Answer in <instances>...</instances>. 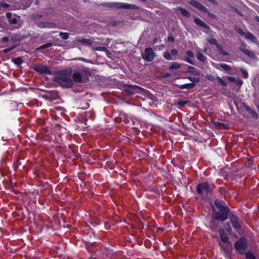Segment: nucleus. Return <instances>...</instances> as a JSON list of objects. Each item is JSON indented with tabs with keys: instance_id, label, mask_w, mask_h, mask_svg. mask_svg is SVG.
<instances>
[{
	"instance_id": "obj_26",
	"label": "nucleus",
	"mask_w": 259,
	"mask_h": 259,
	"mask_svg": "<svg viewBox=\"0 0 259 259\" xmlns=\"http://www.w3.org/2000/svg\"><path fill=\"white\" fill-rule=\"evenodd\" d=\"M220 67L226 71H229L231 70V67L225 63H221L220 64Z\"/></svg>"
},
{
	"instance_id": "obj_53",
	"label": "nucleus",
	"mask_w": 259,
	"mask_h": 259,
	"mask_svg": "<svg viewBox=\"0 0 259 259\" xmlns=\"http://www.w3.org/2000/svg\"><path fill=\"white\" fill-rule=\"evenodd\" d=\"M169 76V74L167 73L165 74L164 76L165 77H168Z\"/></svg>"
},
{
	"instance_id": "obj_17",
	"label": "nucleus",
	"mask_w": 259,
	"mask_h": 259,
	"mask_svg": "<svg viewBox=\"0 0 259 259\" xmlns=\"http://www.w3.org/2000/svg\"><path fill=\"white\" fill-rule=\"evenodd\" d=\"M179 88L181 89H193L195 87V84L193 82L185 83L183 84L179 85Z\"/></svg>"
},
{
	"instance_id": "obj_56",
	"label": "nucleus",
	"mask_w": 259,
	"mask_h": 259,
	"mask_svg": "<svg viewBox=\"0 0 259 259\" xmlns=\"http://www.w3.org/2000/svg\"><path fill=\"white\" fill-rule=\"evenodd\" d=\"M257 108L259 109V106H257Z\"/></svg>"
},
{
	"instance_id": "obj_13",
	"label": "nucleus",
	"mask_w": 259,
	"mask_h": 259,
	"mask_svg": "<svg viewBox=\"0 0 259 259\" xmlns=\"http://www.w3.org/2000/svg\"><path fill=\"white\" fill-rule=\"evenodd\" d=\"M194 21L196 24H197L198 25H199L203 28H204L206 29H209V28H210V27L208 25L205 24L203 21H202L198 17H195L194 18Z\"/></svg>"
},
{
	"instance_id": "obj_32",
	"label": "nucleus",
	"mask_w": 259,
	"mask_h": 259,
	"mask_svg": "<svg viewBox=\"0 0 259 259\" xmlns=\"http://www.w3.org/2000/svg\"><path fill=\"white\" fill-rule=\"evenodd\" d=\"M13 62L15 64L19 65V64H21L22 63L23 61H22V59H21V58L18 57V58H15L13 60Z\"/></svg>"
},
{
	"instance_id": "obj_3",
	"label": "nucleus",
	"mask_w": 259,
	"mask_h": 259,
	"mask_svg": "<svg viewBox=\"0 0 259 259\" xmlns=\"http://www.w3.org/2000/svg\"><path fill=\"white\" fill-rule=\"evenodd\" d=\"M142 58L147 62L153 60L155 57V54L153 52L151 48H147L145 49L144 52L142 54Z\"/></svg>"
},
{
	"instance_id": "obj_10",
	"label": "nucleus",
	"mask_w": 259,
	"mask_h": 259,
	"mask_svg": "<svg viewBox=\"0 0 259 259\" xmlns=\"http://www.w3.org/2000/svg\"><path fill=\"white\" fill-rule=\"evenodd\" d=\"M230 220L233 228L238 231L240 229L241 226L238 222L237 217L234 214H232L230 215Z\"/></svg>"
},
{
	"instance_id": "obj_11",
	"label": "nucleus",
	"mask_w": 259,
	"mask_h": 259,
	"mask_svg": "<svg viewBox=\"0 0 259 259\" xmlns=\"http://www.w3.org/2000/svg\"><path fill=\"white\" fill-rule=\"evenodd\" d=\"M37 26L40 28H55L56 25L55 23L50 22H39L36 23Z\"/></svg>"
},
{
	"instance_id": "obj_50",
	"label": "nucleus",
	"mask_w": 259,
	"mask_h": 259,
	"mask_svg": "<svg viewBox=\"0 0 259 259\" xmlns=\"http://www.w3.org/2000/svg\"><path fill=\"white\" fill-rule=\"evenodd\" d=\"M241 46H242L241 48H245V47H246V44L244 42H243L241 44Z\"/></svg>"
},
{
	"instance_id": "obj_54",
	"label": "nucleus",
	"mask_w": 259,
	"mask_h": 259,
	"mask_svg": "<svg viewBox=\"0 0 259 259\" xmlns=\"http://www.w3.org/2000/svg\"><path fill=\"white\" fill-rule=\"evenodd\" d=\"M256 20L257 21H258L259 22V17H256Z\"/></svg>"
},
{
	"instance_id": "obj_47",
	"label": "nucleus",
	"mask_w": 259,
	"mask_h": 259,
	"mask_svg": "<svg viewBox=\"0 0 259 259\" xmlns=\"http://www.w3.org/2000/svg\"><path fill=\"white\" fill-rule=\"evenodd\" d=\"M189 79L192 81H194V82H198V79L196 78H192V77H191V78H189Z\"/></svg>"
},
{
	"instance_id": "obj_9",
	"label": "nucleus",
	"mask_w": 259,
	"mask_h": 259,
	"mask_svg": "<svg viewBox=\"0 0 259 259\" xmlns=\"http://www.w3.org/2000/svg\"><path fill=\"white\" fill-rule=\"evenodd\" d=\"M190 4L203 12L208 13V9L196 1L192 0L190 2Z\"/></svg>"
},
{
	"instance_id": "obj_30",
	"label": "nucleus",
	"mask_w": 259,
	"mask_h": 259,
	"mask_svg": "<svg viewBox=\"0 0 259 259\" xmlns=\"http://www.w3.org/2000/svg\"><path fill=\"white\" fill-rule=\"evenodd\" d=\"M207 40L210 44L213 45H215L216 46H217V45L218 44H217V40L215 38H212V37L208 38L207 39Z\"/></svg>"
},
{
	"instance_id": "obj_45",
	"label": "nucleus",
	"mask_w": 259,
	"mask_h": 259,
	"mask_svg": "<svg viewBox=\"0 0 259 259\" xmlns=\"http://www.w3.org/2000/svg\"><path fill=\"white\" fill-rule=\"evenodd\" d=\"M228 79L231 82H234L236 81V79L234 77L232 76H228Z\"/></svg>"
},
{
	"instance_id": "obj_21",
	"label": "nucleus",
	"mask_w": 259,
	"mask_h": 259,
	"mask_svg": "<svg viewBox=\"0 0 259 259\" xmlns=\"http://www.w3.org/2000/svg\"><path fill=\"white\" fill-rule=\"evenodd\" d=\"M215 206L217 208L219 209V210H225V209H229L228 207L224 206L221 202L219 200H217L214 202Z\"/></svg>"
},
{
	"instance_id": "obj_49",
	"label": "nucleus",
	"mask_w": 259,
	"mask_h": 259,
	"mask_svg": "<svg viewBox=\"0 0 259 259\" xmlns=\"http://www.w3.org/2000/svg\"><path fill=\"white\" fill-rule=\"evenodd\" d=\"M235 81H236L237 83L239 84H242V81L240 79H238L236 80Z\"/></svg>"
},
{
	"instance_id": "obj_34",
	"label": "nucleus",
	"mask_w": 259,
	"mask_h": 259,
	"mask_svg": "<svg viewBox=\"0 0 259 259\" xmlns=\"http://www.w3.org/2000/svg\"><path fill=\"white\" fill-rule=\"evenodd\" d=\"M95 50L96 51H103V52H108L107 49L104 47H98L96 48H95Z\"/></svg>"
},
{
	"instance_id": "obj_28",
	"label": "nucleus",
	"mask_w": 259,
	"mask_h": 259,
	"mask_svg": "<svg viewBox=\"0 0 259 259\" xmlns=\"http://www.w3.org/2000/svg\"><path fill=\"white\" fill-rule=\"evenodd\" d=\"M245 257L246 259H255V256L250 251L247 252L246 253Z\"/></svg>"
},
{
	"instance_id": "obj_5",
	"label": "nucleus",
	"mask_w": 259,
	"mask_h": 259,
	"mask_svg": "<svg viewBox=\"0 0 259 259\" xmlns=\"http://www.w3.org/2000/svg\"><path fill=\"white\" fill-rule=\"evenodd\" d=\"M111 6L118 9H135L137 10L139 7L135 5L129 4L122 3H113L111 4Z\"/></svg>"
},
{
	"instance_id": "obj_27",
	"label": "nucleus",
	"mask_w": 259,
	"mask_h": 259,
	"mask_svg": "<svg viewBox=\"0 0 259 259\" xmlns=\"http://www.w3.org/2000/svg\"><path fill=\"white\" fill-rule=\"evenodd\" d=\"M164 57L167 60H172L173 58L169 52H165L163 54Z\"/></svg>"
},
{
	"instance_id": "obj_41",
	"label": "nucleus",
	"mask_w": 259,
	"mask_h": 259,
	"mask_svg": "<svg viewBox=\"0 0 259 259\" xmlns=\"http://www.w3.org/2000/svg\"><path fill=\"white\" fill-rule=\"evenodd\" d=\"M170 53L174 56H177L178 55V51L176 49H172Z\"/></svg>"
},
{
	"instance_id": "obj_16",
	"label": "nucleus",
	"mask_w": 259,
	"mask_h": 259,
	"mask_svg": "<svg viewBox=\"0 0 259 259\" xmlns=\"http://www.w3.org/2000/svg\"><path fill=\"white\" fill-rule=\"evenodd\" d=\"M6 16L9 19V22L10 23L12 24H15L17 22V19L15 17H12V14L10 12H8L6 13Z\"/></svg>"
},
{
	"instance_id": "obj_2",
	"label": "nucleus",
	"mask_w": 259,
	"mask_h": 259,
	"mask_svg": "<svg viewBox=\"0 0 259 259\" xmlns=\"http://www.w3.org/2000/svg\"><path fill=\"white\" fill-rule=\"evenodd\" d=\"M197 192L202 196L206 197L210 191V188L208 183H202L197 186Z\"/></svg>"
},
{
	"instance_id": "obj_23",
	"label": "nucleus",
	"mask_w": 259,
	"mask_h": 259,
	"mask_svg": "<svg viewBox=\"0 0 259 259\" xmlns=\"http://www.w3.org/2000/svg\"><path fill=\"white\" fill-rule=\"evenodd\" d=\"M181 66V65L177 62H173L171 63V65L169 66V70L178 69Z\"/></svg>"
},
{
	"instance_id": "obj_52",
	"label": "nucleus",
	"mask_w": 259,
	"mask_h": 259,
	"mask_svg": "<svg viewBox=\"0 0 259 259\" xmlns=\"http://www.w3.org/2000/svg\"><path fill=\"white\" fill-rule=\"evenodd\" d=\"M209 2H211L212 4H216L217 2L215 0H208Z\"/></svg>"
},
{
	"instance_id": "obj_44",
	"label": "nucleus",
	"mask_w": 259,
	"mask_h": 259,
	"mask_svg": "<svg viewBox=\"0 0 259 259\" xmlns=\"http://www.w3.org/2000/svg\"><path fill=\"white\" fill-rule=\"evenodd\" d=\"M186 104V102L184 101H180L178 102V105H179L181 106H183L185 105Z\"/></svg>"
},
{
	"instance_id": "obj_42",
	"label": "nucleus",
	"mask_w": 259,
	"mask_h": 259,
	"mask_svg": "<svg viewBox=\"0 0 259 259\" xmlns=\"http://www.w3.org/2000/svg\"><path fill=\"white\" fill-rule=\"evenodd\" d=\"M207 78L208 80L213 81L215 79V78L212 75H208L207 76Z\"/></svg>"
},
{
	"instance_id": "obj_6",
	"label": "nucleus",
	"mask_w": 259,
	"mask_h": 259,
	"mask_svg": "<svg viewBox=\"0 0 259 259\" xmlns=\"http://www.w3.org/2000/svg\"><path fill=\"white\" fill-rule=\"evenodd\" d=\"M230 210L229 209H225V210H219L214 212V218L218 220L223 222L227 220L228 218V213Z\"/></svg>"
},
{
	"instance_id": "obj_40",
	"label": "nucleus",
	"mask_w": 259,
	"mask_h": 259,
	"mask_svg": "<svg viewBox=\"0 0 259 259\" xmlns=\"http://www.w3.org/2000/svg\"><path fill=\"white\" fill-rule=\"evenodd\" d=\"M184 60L186 62H188V63H190L191 64H194L193 61L191 59H190L189 57H185Z\"/></svg>"
},
{
	"instance_id": "obj_15",
	"label": "nucleus",
	"mask_w": 259,
	"mask_h": 259,
	"mask_svg": "<svg viewBox=\"0 0 259 259\" xmlns=\"http://www.w3.org/2000/svg\"><path fill=\"white\" fill-rule=\"evenodd\" d=\"M239 50L241 52H242L243 53L245 54L246 56H248L249 57H250L251 58H254L255 57L254 53L253 52H252L246 48H240Z\"/></svg>"
},
{
	"instance_id": "obj_48",
	"label": "nucleus",
	"mask_w": 259,
	"mask_h": 259,
	"mask_svg": "<svg viewBox=\"0 0 259 259\" xmlns=\"http://www.w3.org/2000/svg\"><path fill=\"white\" fill-rule=\"evenodd\" d=\"M13 48H9V49H4V50H3V52H4V53H7V52H9L10 50H11Z\"/></svg>"
},
{
	"instance_id": "obj_24",
	"label": "nucleus",
	"mask_w": 259,
	"mask_h": 259,
	"mask_svg": "<svg viewBox=\"0 0 259 259\" xmlns=\"http://www.w3.org/2000/svg\"><path fill=\"white\" fill-rule=\"evenodd\" d=\"M197 58L201 62H205L206 61V57L200 52H198L196 54Z\"/></svg>"
},
{
	"instance_id": "obj_20",
	"label": "nucleus",
	"mask_w": 259,
	"mask_h": 259,
	"mask_svg": "<svg viewBox=\"0 0 259 259\" xmlns=\"http://www.w3.org/2000/svg\"><path fill=\"white\" fill-rule=\"evenodd\" d=\"M177 10L179 11L181 14L183 15L184 16H185L188 18H190L191 17L190 13L185 9H183L181 7H178L177 8Z\"/></svg>"
},
{
	"instance_id": "obj_8",
	"label": "nucleus",
	"mask_w": 259,
	"mask_h": 259,
	"mask_svg": "<svg viewBox=\"0 0 259 259\" xmlns=\"http://www.w3.org/2000/svg\"><path fill=\"white\" fill-rule=\"evenodd\" d=\"M34 70L37 72L46 74H52V71L46 66L44 65H37L34 68Z\"/></svg>"
},
{
	"instance_id": "obj_1",
	"label": "nucleus",
	"mask_w": 259,
	"mask_h": 259,
	"mask_svg": "<svg viewBox=\"0 0 259 259\" xmlns=\"http://www.w3.org/2000/svg\"><path fill=\"white\" fill-rule=\"evenodd\" d=\"M72 70L68 68L60 71L54 78V81L59 83L62 87L69 88L72 86L73 81L71 77Z\"/></svg>"
},
{
	"instance_id": "obj_38",
	"label": "nucleus",
	"mask_w": 259,
	"mask_h": 259,
	"mask_svg": "<svg viewBox=\"0 0 259 259\" xmlns=\"http://www.w3.org/2000/svg\"><path fill=\"white\" fill-rule=\"evenodd\" d=\"M225 227L226 230L228 232H229L230 233L231 232L232 229H231V227L229 224H228V223L226 224L225 225Z\"/></svg>"
},
{
	"instance_id": "obj_37",
	"label": "nucleus",
	"mask_w": 259,
	"mask_h": 259,
	"mask_svg": "<svg viewBox=\"0 0 259 259\" xmlns=\"http://www.w3.org/2000/svg\"><path fill=\"white\" fill-rule=\"evenodd\" d=\"M52 43H47L40 47L39 49H46L52 46Z\"/></svg>"
},
{
	"instance_id": "obj_31",
	"label": "nucleus",
	"mask_w": 259,
	"mask_h": 259,
	"mask_svg": "<svg viewBox=\"0 0 259 259\" xmlns=\"http://www.w3.org/2000/svg\"><path fill=\"white\" fill-rule=\"evenodd\" d=\"M240 71L244 78H247L248 77V74L246 70L241 68L240 69Z\"/></svg>"
},
{
	"instance_id": "obj_33",
	"label": "nucleus",
	"mask_w": 259,
	"mask_h": 259,
	"mask_svg": "<svg viewBox=\"0 0 259 259\" xmlns=\"http://www.w3.org/2000/svg\"><path fill=\"white\" fill-rule=\"evenodd\" d=\"M215 79H217L218 82H220L222 85L226 86L227 85L226 82L223 80L220 77H217Z\"/></svg>"
},
{
	"instance_id": "obj_22",
	"label": "nucleus",
	"mask_w": 259,
	"mask_h": 259,
	"mask_svg": "<svg viewBox=\"0 0 259 259\" xmlns=\"http://www.w3.org/2000/svg\"><path fill=\"white\" fill-rule=\"evenodd\" d=\"M78 41L82 44H85L88 46H91L92 45V41L90 39L87 38H81L78 40Z\"/></svg>"
},
{
	"instance_id": "obj_18",
	"label": "nucleus",
	"mask_w": 259,
	"mask_h": 259,
	"mask_svg": "<svg viewBox=\"0 0 259 259\" xmlns=\"http://www.w3.org/2000/svg\"><path fill=\"white\" fill-rule=\"evenodd\" d=\"M245 37L247 39H250L251 41L256 43L257 38L250 32H248L245 33Z\"/></svg>"
},
{
	"instance_id": "obj_46",
	"label": "nucleus",
	"mask_w": 259,
	"mask_h": 259,
	"mask_svg": "<svg viewBox=\"0 0 259 259\" xmlns=\"http://www.w3.org/2000/svg\"><path fill=\"white\" fill-rule=\"evenodd\" d=\"M168 41H170V42H174L175 41L174 36L172 35L168 36Z\"/></svg>"
},
{
	"instance_id": "obj_7",
	"label": "nucleus",
	"mask_w": 259,
	"mask_h": 259,
	"mask_svg": "<svg viewBox=\"0 0 259 259\" xmlns=\"http://www.w3.org/2000/svg\"><path fill=\"white\" fill-rule=\"evenodd\" d=\"M84 74L85 73L83 72L76 71L73 74L72 78L76 82H85L87 79Z\"/></svg>"
},
{
	"instance_id": "obj_25",
	"label": "nucleus",
	"mask_w": 259,
	"mask_h": 259,
	"mask_svg": "<svg viewBox=\"0 0 259 259\" xmlns=\"http://www.w3.org/2000/svg\"><path fill=\"white\" fill-rule=\"evenodd\" d=\"M216 47L219 50L221 54H222L223 55H228V53L223 49V48H222V46L221 45L218 44V45H217Z\"/></svg>"
},
{
	"instance_id": "obj_19",
	"label": "nucleus",
	"mask_w": 259,
	"mask_h": 259,
	"mask_svg": "<svg viewBox=\"0 0 259 259\" xmlns=\"http://www.w3.org/2000/svg\"><path fill=\"white\" fill-rule=\"evenodd\" d=\"M245 109L246 110V111H247L248 113H249L253 118H254L255 119L257 118L258 116H257V113L255 112V111L253 110L249 106H245Z\"/></svg>"
},
{
	"instance_id": "obj_43",
	"label": "nucleus",
	"mask_w": 259,
	"mask_h": 259,
	"mask_svg": "<svg viewBox=\"0 0 259 259\" xmlns=\"http://www.w3.org/2000/svg\"><path fill=\"white\" fill-rule=\"evenodd\" d=\"M237 31L242 35H245V33L243 32V31L241 28H238L237 29Z\"/></svg>"
},
{
	"instance_id": "obj_39",
	"label": "nucleus",
	"mask_w": 259,
	"mask_h": 259,
	"mask_svg": "<svg viewBox=\"0 0 259 259\" xmlns=\"http://www.w3.org/2000/svg\"><path fill=\"white\" fill-rule=\"evenodd\" d=\"M186 54L187 55L190 57V58H193L194 57V54L192 52L190 51H187L186 52Z\"/></svg>"
},
{
	"instance_id": "obj_51",
	"label": "nucleus",
	"mask_w": 259,
	"mask_h": 259,
	"mask_svg": "<svg viewBox=\"0 0 259 259\" xmlns=\"http://www.w3.org/2000/svg\"><path fill=\"white\" fill-rule=\"evenodd\" d=\"M2 39L4 41H7L9 40V38L6 36H5L2 38Z\"/></svg>"
},
{
	"instance_id": "obj_35",
	"label": "nucleus",
	"mask_w": 259,
	"mask_h": 259,
	"mask_svg": "<svg viewBox=\"0 0 259 259\" xmlns=\"http://www.w3.org/2000/svg\"><path fill=\"white\" fill-rule=\"evenodd\" d=\"M188 69L190 72H193L195 75H197L198 74V72L195 70V68L193 67L189 66Z\"/></svg>"
},
{
	"instance_id": "obj_4",
	"label": "nucleus",
	"mask_w": 259,
	"mask_h": 259,
	"mask_svg": "<svg viewBox=\"0 0 259 259\" xmlns=\"http://www.w3.org/2000/svg\"><path fill=\"white\" fill-rule=\"evenodd\" d=\"M234 246L240 254H244L247 246V241L246 239L242 238L235 242Z\"/></svg>"
},
{
	"instance_id": "obj_29",
	"label": "nucleus",
	"mask_w": 259,
	"mask_h": 259,
	"mask_svg": "<svg viewBox=\"0 0 259 259\" xmlns=\"http://www.w3.org/2000/svg\"><path fill=\"white\" fill-rule=\"evenodd\" d=\"M60 36H61L62 39L64 40L67 39L69 38V34L68 33L66 32H60Z\"/></svg>"
},
{
	"instance_id": "obj_55",
	"label": "nucleus",
	"mask_w": 259,
	"mask_h": 259,
	"mask_svg": "<svg viewBox=\"0 0 259 259\" xmlns=\"http://www.w3.org/2000/svg\"><path fill=\"white\" fill-rule=\"evenodd\" d=\"M140 1H141V2H145V1H146V0H140Z\"/></svg>"
},
{
	"instance_id": "obj_14",
	"label": "nucleus",
	"mask_w": 259,
	"mask_h": 259,
	"mask_svg": "<svg viewBox=\"0 0 259 259\" xmlns=\"http://www.w3.org/2000/svg\"><path fill=\"white\" fill-rule=\"evenodd\" d=\"M219 233L220 235L222 242H228L229 241V237L223 229H220L219 231Z\"/></svg>"
},
{
	"instance_id": "obj_36",
	"label": "nucleus",
	"mask_w": 259,
	"mask_h": 259,
	"mask_svg": "<svg viewBox=\"0 0 259 259\" xmlns=\"http://www.w3.org/2000/svg\"><path fill=\"white\" fill-rule=\"evenodd\" d=\"M9 7V5L8 4L4 3V2H1L0 3V9L1 8H3L5 9H7Z\"/></svg>"
},
{
	"instance_id": "obj_12",
	"label": "nucleus",
	"mask_w": 259,
	"mask_h": 259,
	"mask_svg": "<svg viewBox=\"0 0 259 259\" xmlns=\"http://www.w3.org/2000/svg\"><path fill=\"white\" fill-rule=\"evenodd\" d=\"M219 244L221 249L226 252H228L231 248V244L229 241L228 242H219Z\"/></svg>"
}]
</instances>
